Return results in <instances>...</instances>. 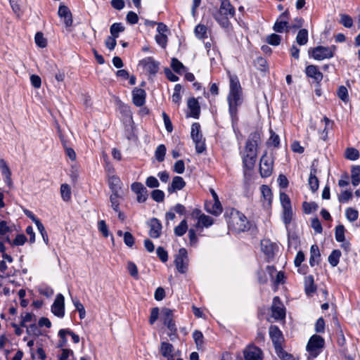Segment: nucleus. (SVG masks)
<instances>
[{
    "instance_id": "obj_60",
    "label": "nucleus",
    "mask_w": 360,
    "mask_h": 360,
    "mask_svg": "<svg viewBox=\"0 0 360 360\" xmlns=\"http://www.w3.org/2000/svg\"><path fill=\"white\" fill-rule=\"evenodd\" d=\"M27 333L29 335H34L37 337L41 335V331L39 328V325L37 326L35 323L30 324L27 327Z\"/></svg>"
},
{
    "instance_id": "obj_56",
    "label": "nucleus",
    "mask_w": 360,
    "mask_h": 360,
    "mask_svg": "<svg viewBox=\"0 0 360 360\" xmlns=\"http://www.w3.org/2000/svg\"><path fill=\"white\" fill-rule=\"evenodd\" d=\"M0 169L2 175L4 177H8L9 179V176H11V172L6 162L4 159H0Z\"/></svg>"
},
{
    "instance_id": "obj_9",
    "label": "nucleus",
    "mask_w": 360,
    "mask_h": 360,
    "mask_svg": "<svg viewBox=\"0 0 360 360\" xmlns=\"http://www.w3.org/2000/svg\"><path fill=\"white\" fill-rule=\"evenodd\" d=\"M269 336L271 339L275 351L282 348L283 336L282 332L277 326L271 325L269 327Z\"/></svg>"
},
{
    "instance_id": "obj_24",
    "label": "nucleus",
    "mask_w": 360,
    "mask_h": 360,
    "mask_svg": "<svg viewBox=\"0 0 360 360\" xmlns=\"http://www.w3.org/2000/svg\"><path fill=\"white\" fill-rule=\"evenodd\" d=\"M160 353L161 354L167 359V360H174V346L167 342H162L160 345Z\"/></svg>"
},
{
    "instance_id": "obj_52",
    "label": "nucleus",
    "mask_w": 360,
    "mask_h": 360,
    "mask_svg": "<svg viewBox=\"0 0 360 360\" xmlns=\"http://www.w3.org/2000/svg\"><path fill=\"white\" fill-rule=\"evenodd\" d=\"M73 304L75 307L76 310L79 312V316L80 319H83L85 318L86 316V311L83 306V304L80 302V301L77 299L72 300Z\"/></svg>"
},
{
    "instance_id": "obj_30",
    "label": "nucleus",
    "mask_w": 360,
    "mask_h": 360,
    "mask_svg": "<svg viewBox=\"0 0 360 360\" xmlns=\"http://www.w3.org/2000/svg\"><path fill=\"white\" fill-rule=\"evenodd\" d=\"M214 18L215 20L224 28H227L230 25L229 18L230 16L221 14L219 12H217L214 15Z\"/></svg>"
},
{
    "instance_id": "obj_45",
    "label": "nucleus",
    "mask_w": 360,
    "mask_h": 360,
    "mask_svg": "<svg viewBox=\"0 0 360 360\" xmlns=\"http://www.w3.org/2000/svg\"><path fill=\"white\" fill-rule=\"evenodd\" d=\"M213 223L214 219L212 217L203 214L198 220V224H196V227H198L200 224H201L202 226L208 228L212 226Z\"/></svg>"
},
{
    "instance_id": "obj_38",
    "label": "nucleus",
    "mask_w": 360,
    "mask_h": 360,
    "mask_svg": "<svg viewBox=\"0 0 360 360\" xmlns=\"http://www.w3.org/2000/svg\"><path fill=\"white\" fill-rule=\"evenodd\" d=\"M188 230V224L186 219H184L180 224L174 228V232L176 236H184Z\"/></svg>"
},
{
    "instance_id": "obj_61",
    "label": "nucleus",
    "mask_w": 360,
    "mask_h": 360,
    "mask_svg": "<svg viewBox=\"0 0 360 360\" xmlns=\"http://www.w3.org/2000/svg\"><path fill=\"white\" fill-rule=\"evenodd\" d=\"M340 23L347 28H350L353 25V20L352 18L347 15L342 14L340 18Z\"/></svg>"
},
{
    "instance_id": "obj_53",
    "label": "nucleus",
    "mask_w": 360,
    "mask_h": 360,
    "mask_svg": "<svg viewBox=\"0 0 360 360\" xmlns=\"http://www.w3.org/2000/svg\"><path fill=\"white\" fill-rule=\"evenodd\" d=\"M151 198L157 202H163L165 199V193L159 189L153 190L151 192Z\"/></svg>"
},
{
    "instance_id": "obj_25",
    "label": "nucleus",
    "mask_w": 360,
    "mask_h": 360,
    "mask_svg": "<svg viewBox=\"0 0 360 360\" xmlns=\"http://www.w3.org/2000/svg\"><path fill=\"white\" fill-rule=\"evenodd\" d=\"M186 186V182L181 176H176L173 178L172 184L167 188V191L172 193L176 191L183 189Z\"/></svg>"
},
{
    "instance_id": "obj_44",
    "label": "nucleus",
    "mask_w": 360,
    "mask_h": 360,
    "mask_svg": "<svg viewBox=\"0 0 360 360\" xmlns=\"http://www.w3.org/2000/svg\"><path fill=\"white\" fill-rule=\"evenodd\" d=\"M61 198L64 201H69L71 198L70 187L67 184H63L60 186Z\"/></svg>"
},
{
    "instance_id": "obj_20",
    "label": "nucleus",
    "mask_w": 360,
    "mask_h": 360,
    "mask_svg": "<svg viewBox=\"0 0 360 360\" xmlns=\"http://www.w3.org/2000/svg\"><path fill=\"white\" fill-rule=\"evenodd\" d=\"M150 231L149 236L153 238H158L161 235L162 224L157 218H152L149 222Z\"/></svg>"
},
{
    "instance_id": "obj_42",
    "label": "nucleus",
    "mask_w": 360,
    "mask_h": 360,
    "mask_svg": "<svg viewBox=\"0 0 360 360\" xmlns=\"http://www.w3.org/2000/svg\"><path fill=\"white\" fill-rule=\"evenodd\" d=\"M166 150H167V149L164 144H160L157 147V148L155 151V156L156 160L159 162L164 161L165 154H166Z\"/></svg>"
},
{
    "instance_id": "obj_64",
    "label": "nucleus",
    "mask_w": 360,
    "mask_h": 360,
    "mask_svg": "<svg viewBox=\"0 0 360 360\" xmlns=\"http://www.w3.org/2000/svg\"><path fill=\"white\" fill-rule=\"evenodd\" d=\"M126 20L130 25H135L139 21V16L135 12L129 11L126 16Z\"/></svg>"
},
{
    "instance_id": "obj_51",
    "label": "nucleus",
    "mask_w": 360,
    "mask_h": 360,
    "mask_svg": "<svg viewBox=\"0 0 360 360\" xmlns=\"http://www.w3.org/2000/svg\"><path fill=\"white\" fill-rule=\"evenodd\" d=\"M345 215L349 221H354L358 219L359 212L356 209L348 207L346 209Z\"/></svg>"
},
{
    "instance_id": "obj_3",
    "label": "nucleus",
    "mask_w": 360,
    "mask_h": 360,
    "mask_svg": "<svg viewBox=\"0 0 360 360\" xmlns=\"http://www.w3.org/2000/svg\"><path fill=\"white\" fill-rule=\"evenodd\" d=\"M325 345L324 339L319 335H313L309 340L306 349L309 354L316 358L322 352Z\"/></svg>"
},
{
    "instance_id": "obj_54",
    "label": "nucleus",
    "mask_w": 360,
    "mask_h": 360,
    "mask_svg": "<svg viewBox=\"0 0 360 360\" xmlns=\"http://www.w3.org/2000/svg\"><path fill=\"white\" fill-rule=\"evenodd\" d=\"M302 208L305 214H310L312 211H316L318 209V205L314 202H304Z\"/></svg>"
},
{
    "instance_id": "obj_17",
    "label": "nucleus",
    "mask_w": 360,
    "mask_h": 360,
    "mask_svg": "<svg viewBox=\"0 0 360 360\" xmlns=\"http://www.w3.org/2000/svg\"><path fill=\"white\" fill-rule=\"evenodd\" d=\"M58 14L61 19H63V22L66 27H69L72 25V14L67 6L60 5L58 8Z\"/></svg>"
},
{
    "instance_id": "obj_27",
    "label": "nucleus",
    "mask_w": 360,
    "mask_h": 360,
    "mask_svg": "<svg viewBox=\"0 0 360 360\" xmlns=\"http://www.w3.org/2000/svg\"><path fill=\"white\" fill-rule=\"evenodd\" d=\"M321 261V253L317 245H312L310 248V258L309 264L311 266H314L319 264Z\"/></svg>"
},
{
    "instance_id": "obj_34",
    "label": "nucleus",
    "mask_w": 360,
    "mask_h": 360,
    "mask_svg": "<svg viewBox=\"0 0 360 360\" xmlns=\"http://www.w3.org/2000/svg\"><path fill=\"white\" fill-rule=\"evenodd\" d=\"M340 257L341 251L340 250H334L328 256V262L333 267H335L338 264Z\"/></svg>"
},
{
    "instance_id": "obj_18",
    "label": "nucleus",
    "mask_w": 360,
    "mask_h": 360,
    "mask_svg": "<svg viewBox=\"0 0 360 360\" xmlns=\"http://www.w3.org/2000/svg\"><path fill=\"white\" fill-rule=\"evenodd\" d=\"M140 63L150 75H155L159 70V63L152 57H147L140 61Z\"/></svg>"
},
{
    "instance_id": "obj_1",
    "label": "nucleus",
    "mask_w": 360,
    "mask_h": 360,
    "mask_svg": "<svg viewBox=\"0 0 360 360\" xmlns=\"http://www.w3.org/2000/svg\"><path fill=\"white\" fill-rule=\"evenodd\" d=\"M229 93L228 95L229 112L232 123H236L238 120V107L242 104V88L236 75L229 74Z\"/></svg>"
},
{
    "instance_id": "obj_39",
    "label": "nucleus",
    "mask_w": 360,
    "mask_h": 360,
    "mask_svg": "<svg viewBox=\"0 0 360 360\" xmlns=\"http://www.w3.org/2000/svg\"><path fill=\"white\" fill-rule=\"evenodd\" d=\"M283 208V221L284 224L288 226L290 224L292 219V207H286Z\"/></svg>"
},
{
    "instance_id": "obj_37",
    "label": "nucleus",
    "mask_w": 360,
    "mask_h": 360,
    "mask_svg": "<svg viewBox=\"0 0 360 360\" xmlns=\"http://www.w3.org/2000/svg\"><path fill=\"white\" fill-rule=\"evenodd\" d=\"M296 41L300 46L305 45L308 42V31L306 29L300 30L296 37Z\"/></svg>"
},
{
    "instance_id": "obj_5",
    "label": "nucleus",
    "mask_w": 360,
    "mask_h": 360,
    "mask_svg": "<svg viewBox=\"0 0 360 360\" xmlns=\"http://www.w3.org/2000/svg\"><path fill=\"white\" fill-rule=\"evenodd\" d=\"M188 262L189 259L187 250L184 248H180L174 258V264L177 271L180 274L186 273L188 271Z\"/></svg>"
},
{
    "instance_id": "obj_8",
    "label": "nucleus",
    "mask_w": 360,
    "mask_h": 360,
    "mask_svg": "<svg viewBox=\"0 0 360 360\" xmlns=\"http://www.w3.org/2000/svg\"><path fill=\"white\" fill-rule=\"evenodd\" d=\"M273 172V160L267 156L266 153L262 156L259 162V172L262 178L271 176Z\"/></svg>"
},
{
    "instance_id": "obj_58",
    "label": "nucleus",
    "mask_w": 360,
    "mask_h": 360,
    "mask_svg": "<svg viewBox=\"0 0 360 360\" xmlns=\"http://www.w3.org/2000/svg\"><path fill=\"white\" fill-rule=\"evenodd\" d=\"M270 138L268 141V143L278 148L280 145V138L272 129H270Z\"/></svg>"
},
{
    "instance_id": "obj_10",
    "label": "nucleus",
    "mask_w": 360,
    "mask_h": 360,
    "mask_svg": "<svg viewBox=\"0 0 360 360\" xmlns=\"http://www.w3.org/2000/svg\"><path fill=\"white\" fill-rule=\"evenodd\" d=\"M51 312L58 318H63L65 315V298L58 293L51 306Z\"/></svg>"
},
{
    "instance_id": "obj_32",
    "label": "nucleus",
    "mask_w": 360,
    "mask_h": 360,
    "mask_svg": "<svg viewBox=\"0 0 360 360\" xmlns=\"http://www.w3.org/2000/svg\"><path fill=\"white\" fill-rule=\"evenodd\" d=\"M171 68L176 73L181 75L184 72H186V68L183 63L176 58H172L171 60Z\"/></svg>"
},
{
    "instance_id": "obj_23",
    "label": "nucleus",
    "mask_w": 360,
    "mask_h": 360,
    "mask_svg": "<svg viewBox=\"0 0 360 360\" xmlns=\"http://www.w3.org/2000/svg\"><path fill=\"white\" fill-rule=\"evenodd\" d=\"M314 162L315 161L313 162L312 165L311 166L310 174L308 180L309 188L313 193L316 192L319 189V179L316 177L317 169L314 167Z\"/></svg>"
},
{
    "instance_id": "obj_47",
    "label": "nucleus",
    "mask_w": 360,
    "mask_h": 360,
    "mask_svg": "<svg viewBox=\"0 0 360 360\" xmlns=\"http://www.w3.org/2000/svg\"><path fill=\"white\" fill-rule=\"evenodd\" d=\"M193 338L196 345L198 349H200L202 346L204 341V336L201 331L195 330L193 333Z\"/></svg>"
},
{
    "instance_id": "obj_31",
    "label": "nucleus",
    "mask_w": 360,
    "mask_h": 360,
    "mask_svg": "<svg viewBox=\"0 0 360 360\" xmlns=\"http://www.w3.org/2000/svg\"><path fill=\"white\" fill-rule=\"evenodd\" d=\"M191 137L193 141L202 139L200 124L198 122H194L191 125Z\"/></svg>"
},
{
    "instance_id": "obj_2",
    "label": "nucleus",
    "mask_w": 360,
    "mask_h": 360,
    "mask_svg": "<svg viewBox=\"0 0 360 360\" xmlns=\"http://www.w3.org/2000/svg\"><path fill=\"white\" fill-rule=\"evenodd\" d=\"M261 135L257 131L252 132L245 143V154L243 156V167L245 169L252 170L257 160V147L260 141Z\"/></svg>"
},
{
    "instance_id": "obj_14",
    "label": "nucleus",
    "mask_w": 360,
    "mask_h": 360,
    "mask_svg": "<svg viewBox=\"0 0 360 360\" xmlns=\"http://www.w3.org/2000/svg\"><path fill=\"white\" fill-rule=\"evenodd\" d=\"M261 250L268 259H273L278 246L269 240H263L261 241Z\"/></svg>"
},
{
    "instance_id": "obj_12",
    "label": "nucleus",
    "mask_w": 360,
    "mask_h": 360,
    "mask_svg": "<svg viewBox=\"0 0 360 360\" xmlns=\"http://www.w3.org/2000/svg\"><path fill=\"white\" fill-rule=\"evenodd\" d=\"M161 313L164 325L167 326L169 330H175V327H176V326L173 320V310L163 307L162 308Z\"/></svg>"
},
{
    "instance_id": "obj_35",
    "label": "nucleus",
    "mask_w": 360,
    "mask_h": 360,
    "mask_svg": "<svg viewBox=\"0 0 360 360\" xmlns=\"http://www.w3.org/2000/svg\"><path fill=\"white\" fill-rule=\"evenodd\" d=\"M124 31V27L121 22H115L110 27V36L118 38L119 34Z\"/></svg>"
},
{
    "instance_id": "obj_21",
    "label": "nucleus",
    "mask_w": 360,
    "mask_h": 360,
    "mask_svg": "<svg viewBox=\"0 0 360 360\" xmlns=\"http://www.w3.org/2000/svg\"><path fill=\"white\" fill-rule=\"evenodd\" d=\"M205 209L208 212L214 216H218L222 212V207L219 200L217 201H208L205 204Z\"/></svg>"
},
{
    "instance_id": "obj_62",
    "label": "nucleus",
    "mask_w": 360,
    "mask_h": 360,
    "mask_svg": "<svg viewBox=\"0 0 360 360\" xmlns=\"http://www.w3.org/2000/svg\"><path fill=\"white\" fill-rule=\"evenodd\" d=\"M123 238L124 243L127 246L131 248L134 245L135 238L130 232H125Z\"/></svg>"
},
{
    "instance_id": "obj_11",
    "label": "nucleus",
    "mask_w": 360,
    "mask_h": 360,
    "mask_svg": "<svg viewBox=\"0 0 360 360\" xmlns=\"http://www.w3.org/2000/svg\"><path fill=\"white\" fill-rule=\"evenodd\" d=\"M131 189L136 194V200L142 203L146 201L148 197V190L141 182H134L131 185Z\"/></svg>"
},
{
    "instance_id": "obj_59",
    "label": "nucleus",
    "mask_w": 360,
    "mask_h": 360,
    "mask_svg": "<svg viewBox=\"0 0 360 360\" xmlns=\"http://www.w3.org/2000/svg\"><path fill=\"white\" fill-rule=\"evenodd\" d=\"M119 194L112 193L110 196V201L111 202V207L115 212H118L120 209V202L118 198Z\"/></svg>"
},
{
    "instance_id": "obj_26",
    "label": "nucleus",
    "mask_w": 360,
    "mask_h": 360,
    "mask_svg": "<svg viewBox=\"0 0 360 360\" xmlns=\"http://www.w3.org/2000/svg\"><path fill=\"white\" fill-rule=\"evenodd\" d=\"M217 12L221 14L230 16L231 18L235 15V8L229 0L221 1L219 9Z\"/></svg>"
},
{
    "instance_id": "obj_48",
    "label": "nucleus",
    "mask_w": 360,
    "mask_h": 360,
    "mask_svg": "<svg viewBox=\"0 0 360 360\" xmlns=\"http://www.w3.org/2000/svg\"><path fill=\"white\" fill-rule=\"evenodd\" d=\"M345 158L350 160H356L359 158V152L354 148H347L345 150Z\"/></svg>"
},
{
    "instance_id": "obj_40",
    "label": "nucleus",
    "mask_w": 360,
    "mask_h": 360,
    "mask_svg": "<svg viewBox=\"0 0 360 360\" xmlns=\"http://www.w3.org/2000/svg\"><path fill=\"white\" fill-rule=\"evenodd\" d=\"M345 229L342 224H339L335 227V238L338 242L342 243V242L345 241Z\"/></svg>"
},
{
    "instance_id": "obj_22",
    "label": "nucleus",
    "mask_w": 360,
    "mask_h": 360,
    "mask_svg": "<svg viewBox=\"0 0 360 360\" xmlns=\"http://www.w3.org/2000/svg\"><path fill=\"white\" fill-rule=\"evenodd\" d=\"M304 291L307 296H311L317 290L313 275H308L304 277Z\"/></svg>"
},
{
    "instance_id": "obj_49",
    "label": "nucleus",
    "mask_w": 360,
    "mask_h": 360,
    "mask_svg": "<svg viewBox=\"0 0 360 360\" xmlns=\"http://www.w3.org/2000/svg\"><path fill=\"white\" fill-rule=\"evenodd\" d=\"M34 41L37 44L40 48H45L47 46V40L44 37V34L41 32H38L36 33L34 37Z\"/></svg>"
},
{
    "instance_id": "obj_19",
    "label": "nucleus",
    "mask_w": 360,
    "mask_h": 360,
    "mask_svg": "<svg viewBox=\"0 0 360 360\" xmlns=\"http://www.w3.org/2000/svg\"><path fill=\"white\" fill-rule=\"evenodd\" d=\"M187 105L190 110L188 116L198 119L200 115V106L198 101L194 97L189 98L187 101Z\"/></svg>"
},
{
    "instance_id": "obj_41",
    "label": "nucleus",
    "mask_w": 360,
    "mask_h": 360,
    "mask_svg": "<svg viewBox=\"0 0 360 360\" xmlns=\"http://www.w3.org/2000/svg\"><path fill=\"white\" fill-rule=\"evenodd\" d=\"M288 25L287 20L278 18L274 25L273 30L276 32L282 33L285 28L288 27Z\"/></svg>"
},
{
    "instance_id": "obj_63",
    "label": "nucleus",
    "mask_w": 360,
    "mask_h": 360,
    "mask_svg": "<svg viewBox=\"0 0 360 360\" xmlns=\"http://www.w3.org/2000/svg\"><path fill=\"white\" fill-rule=\"evenodd\" d=\"M173 171L177 174H183L185 171V164L184 160H177L174 165Z\"/></svg>"
},
{
    "instance_id": "obj_57",
    "label": "nucleus",
    "mask_w": 360,
    "mask_h": 360,
    "mask_svg": "<svg viewBox=\"0 0 360 360\" xmlns=\"http://www.w3.org/2000/svg\"><path fill=\"white\" fill-rule=\"evenodd\" d=\"M276 353L281 360H295L294 356L288 352H286L283 347L276 350Z\"/></svg>"
},
{
    "instance_id": "obj_29",
    "label": "nucleus",
    "mask_w": 360,
    "mask_h": 360,
    "mask_svg": "<svg viewBox=\"0 0 360 360\" xmlns=\"http://www.w3.org/2000/svg\"><path fill=\"white\" fill-rule=\"evenodd\" d=\"M260 190L264 201L266 202L267 205L271 206L273 198L271 189L267 185H262Z\"/></svg>"
},
{
    "instance_id": "obj_4",
    "label": "nucleus",
    "mask_w": 360,
    "mask_h": 360,
    "mask_svg": "<svg viewBox=\"0 0 360 360\" xmlns=\"http://www.w3.org/2000/svg\"><path fill=\"white\" fill-rule=\"evenodd\" d=\"M232 221L235 229L238 232H244L250 229V222L242 212L233 209L231 212Z\"/></svg>"
},
{
    "instance_id": "obj_50",
    "label": "nucleus",
    "mask_w": 360,
    "mask_h": 360,
    "mask_svg": "<svg viewBox=\"0 0 360 360\" xmlns=\"http://www.w3.org/2000/svg\"><path fill=\"white\" fill-rule=\"evenodd\" d=\"M338 98L345 103L349 101V95L347 89L345 86H340L337 91Z\"/></svg>"
},
{
    "instance_id": "obj_46",
    "label": "nucleus",
    "mask_w": 360,
    "mask_h": 360,
    "mask_svg": "<svg viewBox=\"0 0 360 360\" xmlns=\"http://www.w3.org/2000/svg\"><path fill=\"white\" fill-rule=\"evenodd\" d=\"M58 335L60 339L57 347L64 349L63 347H65L68 343V339L66 338L67 333L65 328L60 329L58 331Z\"/></svg>"
},
{
    "instance_id": "obj_13",
    "label": "nucleus",
    "mask_w": 360,
    "mask_h": 360,
    "mask_svg": "<svg viewBox=\"0 0 360 360\" xmlns=\"http://www.w3.org/2000/svg\"><path fill=\"white\" fill-rule=\"evenodd\" d=\"M305 74L307 77L311 78L313 82L319 84L323 78V73L319 70L318 66L309 65L305 68Z\"/></svg>"
},
{
    "instance_id": "obj_36",
    "label": "nucleus",
    "mask_w": 360,
    "mask_h": 360,
    "mask_svg": "<svg viewBox=\"0 0 360 360\" xmlns=\"http://www.w3.org/2000/svg\"><path fill=\"white\" fill-rule=\"evenodd\" d=\"M195 34L200 39L207 38V28L205 25L199 24L195 27Z\"/></svg>"
},
{
    "instance_id": "obj_43",
    "label": "nucleus",
    "mask_w": 360,
    "mask_h": 360,
    "mask_svg": "<svg viewBox=\"0 0 360 360\" xmlns=\"http://www.w3.org/2000/svg\"><path fill=\"white\" fill-rule=\"evenodd\" d=\"M181 85L180 84H177L174 86V93L172 96V101L174 103L177 104V105H179L181 100V96L180 94V92L181 91Z\"/></svg>"
},
{
    "instance_id": "obj_15",
    "label": "nucleus",
    "mask_w": 360,
    "mask_h": 360,
    "mask_svg": "<svg viewBox=\"0 0 360 360\" xmlns=\"http://www.w3.org/2000/svg\"><path fill=\"white\" fill-rule=\"evenodd\" d=\"M245 360H262V350L255 346H248L244 351Z\"/></svg>"
},
{
    "instance_id": "obj_16",
    "label": "nucleus",
    "mask_w": 360,
    "mask_h": 360,
    "mask_svg": "<svg viewBox=\"0 0 360 360\" xmlns=\"http://www.w3.org/2000/svg\"><path fill=\"white\" fill-rule=\"evenodd\" d=\"M146 92L144 89L135 87L132 91V101L137 107H141L146 103Z\"/></svg>"
},
{
    "instance_id": "obj_7",
    "label": "nucleus",
    "mask_w": 360,
    "mask_h": 360,
    "mask_svg": "<svg viewBox=\"0 0 360 360\" xmlns=\"http://www.w3.org/2000/svg\"><path fill=\"white\" fill-rule=\"evenodd\" d=\"M271 310V316L276 320H282L285 318V308L279 297L276 296L273 298Z\"/></svg>"
},
{
    "instance_id": "obj_6",
    "label": "nucleus",
    "mask_w": 360,
    "mask_h": 360,
    "mask_svg": "<svg viewBox=\"0 0 360 360\" xmlns=\"http://www.w3.org/2000/svg\"><path fill=\"white\" fill-rule=\"evenodd\" d=\"M309 57L316 60H323L324 59H330L333 57V53L330 51V48L323 46H317L310 48L308 51Z\"/></svg>"
},
{
    "instance_id": "obj_28",
    "label": "nucleus",
    "mask_w": 360,
    "mask_h": 360,
    "mask_svg": "<svg viewBox=\"0 0 360 360\" xmlns=\"http://www.w3.org/2000/svg\"><path fill=\"white\" fill-rule=\"evenodd\" d=\"M108 185L112 193L119 194V191L121 188V181L118 176H110L108 179Z\"/></svg>"
},
{
    "instance_id": "obj_55",
    "label": "nucleus",
    "mask_w": 360,
    "mask_h": 360,
    "mask_svg": "<svg viewBox=\"0 0 360 360\" xmlns=\"http://www.w3.org/2000/svg\"><path fill=\"white\" fill-rule=\"evenodd\" d=\"M281 41V37L277 34H271L267 37L266 41L269 44L272 46H278Z\"/></svg>"
},
{
    "instance_id": "obj_33",
    "label": "nucleus",
    "mask_w": 360,
    "mask_h": 360,
    "mask_svg": "<svg viewBox=\"0 0 360 360\" xmlns=\"http://www.w3.org/2000/svg\"><path fill=\"white\" fill-rule=\"evenodd\" d=\"M352 184L357 186L360 184V165L354 166L351 170Z\"/></svg>"
}]
</instances>
